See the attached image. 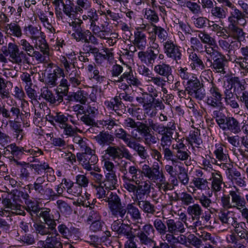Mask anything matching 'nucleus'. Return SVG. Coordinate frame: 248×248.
I'll use <instances>...</instances> for the list:
<instances>
[{"label": "nucleus", "instance_id": "obj_12", "mask_svg": "<svg viewBox=\"0 0 248 248\" xmlns=\"http://www.w3.org/2000/svg\"><path fill=\"white\" fill-rule=\"evenodd\" d=\"M51 120L48 121L53 126H58L60 128L63 127L64 125L70 122L75 126L79 125L78 119L73 115L68 113H63L61 112H56L55 115L51 117Z\"/></svg>", "mask_w": 248, "mask_h": 248}, {"label": "nucleus", "instance_id": "obj_29", "mask_svg": "<svg viewBox=\"0 0 248 248\" xmlns=\"http://www.w3.org/2000/svg\"><path fill=\"white\" fill-rule=\"evenodd\" d=\"M3 31L7 36L20 38L22 35L21 27L16 21L5 24L3 27Z\"/></svg>", "mask_w": 248, "mask_h": 248}, {"label": "nucleus", "instance_id": "obj_14", "mask_svg": "<svg viewBox=\"0 0 248 248\" xmlns=\"http://www.w3.org/2000/svg\"><path fill=\"white\" fill-rule=\"evenodd\" d=\"M124 214L119 216V217L124 218L126 222L130 223L141 219V211L133 203H128L126 207H124Z\"/></svg>", "mask_w": 248, "mask_h": 248}, {"label": "nucleus", "instance_id": "obj_43", "mask_svg": "<svg viewBox=\"0 0 248 248\" xmlns=\"http://www.w3.org/2000/svg\"><path fill=\"white\" fill-rule=\"evenodd\" d=\"M189 59L191 61L190 65L192 69L196 70H203L205 66L202 59L197 54L192 51L189 55Z\"/></svg>", "mask_w": 248, "mask_h": 248}, {"label": "nucleus", "instance_id": "obj_54", "mask_svg": "<svg viewBox=\"0 0 248 248\" xmlns=\"http://www.w3.org/2000/svg\"><path fill=\"white\" fill-rule=\"evenodd\" d=\"M154 30L155 33L157 35L158 39L161 43H165L167 41H172L170 39H168V33L167 31L163 28L160 26H156L154 25Z\"/></svg>", "mask_w": 248, "mask_h": 248}, {"label": "nucleus", "instance_id": "obj_34", "mask_svg": "<svg viewBox=\"0 0 248 248\" xmlns=\"http://www.w3.org/2000/svg\"><path fill=\"white\" fill-rule=\"evenodd\" d=\"M22 115H23V112L20 111L19 107L16 105H13L9 109L5 108L4 120V121H10V120H19L20 118L22 120Z\"/></svg>", "mask_w": 248, "mask_h": 248}, {"label": "nucleus", "instance_id": "obj_11", "mask_svg": "<svg viewBox=\"0 0 248 248\" xmlns=\"http://www.w3.org/2000/svg\"><path fill=\"white\" fill-rule=\"evenodd\" d=\"M155 230L153 225L149 223L144 225L142 228H139L137 237L141 245H151L155 241L153 239Z\"/></svg>", "mask_w": 248, "mask_h": 248}, {"label": "nucleus", "instance_id": "obj_35", "mask_svg": "<svg viewBox=\"0 0 248 248\" xmlns=\"http://www.w3.org/2000/svg\"><path fill=\"white\" fill-rule=\"evenodd\" d=\"M147 44L146 36L145 34L142 31L137 30L134 33V40L133 44L134 45V51H136V48L141 50L145 49Z\"/></svg>", "mask_w": 248, "mask_h": 248}, {"label": "nucleus", "instance_id": "obj_36", "mask_svg": "<svg viewBox=\"0 0 248 248\" xmlns=\"http://www.w3.org/2000/svg\"><path fill=\"white\" fill-rule=\"evenodd\" d=\"M94 139L100 145L104 146L110 145L114 140V137L108 131H102Z\"/></svg>", "mask_w": 248, "mask_h": 248}, {"label": "nucleus", "instance_id": "obj_39", "mask_svg": "<svg viewBox=\"0 0 248 248\" xmlns=\"http://www.w3.org/2000/svg\"><path fill=\"white\" fill-rule=\"evenodd\" d=\"M217 109L213 110L212 116L215 119L216 122L221 129L229 116H226L223 112L224 108L222 105L218 107H215Z\"/></svg>", "mask_w": 248, "mask_h": 248}, {"label": "nucleus", "instance_id": "obj_17", "mask_svg": "<svg viewBox=\"0 0 248 248\" xmlns=\"http://www.w3.org/2000/svg\"><path fill=\"white\" fill-rule=\"evenodd\" d=\"M136 185L137 189L134 197H132L134 202L146 199L151 192V186L149 181H143Z\"/></svg>", "mask_w": 248, "mask_h": 248}, {"label": "nucleus", "instance_id": "obj_57", "mask_svg": "<svg viewBox=\"0 0 248 248\" xmlns=\"http://www.w3.org/2000/svg\"><path fill=\"white\" fill-rule=\"evenodd\" d=\"M119 231L117 232V234L119 235H124L126 236L127 238L132 239L134 238V236L133 235L132 232V228L128 224H125L123 222L121 225Z\"/></svg>", "mask_w": 248, "mask_h": 248}, {"label": "nucleus", "instance_id": "obj_33", "mask_svg": "<svg viewBox=\"0 0 248 248\" xmlns=\"http://www.w3.org/2000/svg\"><path fill=\"white\" fill-rule=\"evenodd\" d=\"M211 181V190L215 194L221 190L222 185H225L223 177L219 172H212L210 179Z\"/></svg>", "mask_w": 248, "mask_h": 248}, {"label": "nucleus", "instance_id": "obj_64", "mask_svg": "<svg viewBox=\"0 0 248 248\" xmlns=\"http://www.w3.org/2000/svg\"><path fill=\"white\" fill-rule=\"evenodd\" d=\"M194 186L200 190H206L208 187V182L206 179L200 177H194L192 180Z\"/></svg>", "mask_w": 248, "mask_h": 248}, {"label": "nucleus", "instance_id": "obj_60", "mask_svg": "<svg viewBox=\"0 0 248 248\" xmlns=\"http://www.w3.org/2000/svg\"><path fill=\"white\" fill-rule=\"evenodd\" d=\"M57 207L60 211L65 215H69L72 212L71 206L65 202L59 200L56 202Z\"/></svg>", "mask_w": 248, "mask_h": 248}, {"label": "nucleus", "instance_id": "obj_26", "mask_svg": "<svg viewBox=\"0 0 248 248\" xmlns=\"http://www.w3.org/2000/svg\"><path fill=\"white\" fill-rule=\"evenodd\" d=\"M167 232H170L171 233L179 235L185 232L186 228L184 222L179 220L174 219H167Z\"/></svg>", "mask_w": 248, "mask_h": 248}, {"label": "nucleus", "instance_id": "obj_1", "mask_svg": "<svg viewBox=\"0 0 248 248\" xmlns=\"http://www.w3.org/2000/svg\"><path fill=\"white\" fill-rule=\"evenodd\" d=\"M45 182V176L37 177L32 184L27 185L26 189L31 194L32 191L40 199L54 201L56 199V192L48 184L44 185Z\"/></svg>", "mask_w": 248, "mask_h": 248}, {"label": "nucleus", "instance_id": "obj_38", "mask_svg": "<svg viewBox=\"0 0 248 248\" xmlns=\"http://www.w3.org/2000/svg\"><path fill=\"white\" fill-rule=\"evenodd\" d=\"M103 183L106 189L112 190L116 188L118 184L115 172L106 173Z\"/></svg>", "mask_w": 248, "mask_h": 248}, {"label": "nucleus", "instance_id": "obj_20", "mask_svg": "<svg viewBox=\"0 0 248 248\" xmlns=\"http://www.w3.org/2000/svg\"><path fill=\"white\" fill-rule=\"evenodd\" d=\"M239 24H229L226 32L229 34V37L235 40L234 41L238 42L241 44V42L246 40V33L243 30L239 27Z\"/></svg>", "mask_w": 248, "mask_h": 248}, {"label": "nucleus", "instance_id": "obj_59", "mask_svg": "<svg viewBox=\"0 0 248 248\" xmlns=\"http://www.w3.org/2000/svg\"><path fill=\"white\" fill-rule=\"evenodd\" d=\"M179 173L177 177L180 182L183 185L186 186L189 182V177L185 168L181 166H178Z\"/></svg>", "mask_w": 248, "mask_h": 248}, {"label": "nucleus", "instance_id": "obj_16", "mask_svg": "<svg viewBox=\"0 0 248 248\" xmlns=\"http://www.w3.org/2000/svg\"><path fill=\"white\" fill-rule=\"evenodd\" d=\"M231 226L233 232L230 235H234L238 240H245L248 243V230L246 222L244 221L238 222L237 218L233 220Z\"/></svg>", "mask_w": 248, "mask_h": 248}, {"label": "nucleus", "instance_id": "obj_61", "mask_svg": "<svg viewBox=\"0 0 248 248\" xmlns=\"http://www.w3.org/2000/svg\"><path fill=\"white\" fill-rule=\"evenodd\" d=\"M161 151L164 155V159L167 161H171L172 164L177 163V159L174 156V153L170 149V147H167L166 148H161Z\"/></svg>", "mask_w": 248, "mask_h": 248}, {"label": "nucleus", "instance_id": "obj_4", "mask_svg": "<svg viewBox=\"0 0 248 248\" xmlns=\"http://www.w3.org/2000/svg\"><path fill=\"white\" fill-rule=\"evenodd\" d=\"M7 150H10L12 158L21 159L24 155H30L33 158L32 162H36L35 157L43 155V152L37 147H31L25 145L23 147L18 146L16 143H12L7 146Z\"/></svg>", "mask_w": 248, "mask_h": 248}, {"label": "nucleus", "instance_id": "obj_40", "mask_svg": "<svg viewBox=\"0 0 248 248\" xmlns=\"http://www.w3.org/2000/svg\"><path fill=\"white\" fill-rule=\"evenodd\" d=\"M139 207L141 210L147 215H153L156 212V207L154 204H152L150 201L143 200L135 202Z\"/></svg>", "mask_w": 248, "mask_h": 248}, {"label": "nucleus", "instance_id": "obj_58", "mask_svg": "<svg viewBox=\"0 0 248 248\" xmlns=\"http://www.w3.org/2000/svg\"><path fill=\"white\" fill-rule=\"evenodd\" d=\"M30 168L34 170V173L37 175H41L43 172H45L47 168H48L49 164L47 163L44 162L43 163L39 162L37 164H30Z\"/></svg>", "mask_w": 248, "mask_h": 248}, {"label": "nucleus", "instance_id": "obj_21", "mask_svg": "<svg viewBox=\"0 0 248 248\" xmlns=\"http://www.w3.org/2000/svg\"><path fill=\"white\" fill-rule=\"evenodd\" d=\"M159 51L154 52L152 49H148L146 51H140L138 52V56L141 62L145 64L147 66H153L155 62Z\"/></svg>", "mask_w": 248, "mask_h": 248}, {"label": "nucleus", "instance_id": "obj_23", "mask_svg": "<svg viewBox=\"0 0 248 248\" xmlns=\"http://www.w3.org/2000/svg\"><path fill=\"white\" fill-rule=\"evenodd\" d=\"M231 9L232 11L228 18L229 24H239V26L245 27L247 24L246 14L236 8L234 5L233 8Z\"/></svg>", "mask_w": 248, "mask_h": 248}, {"label": "nucleus", "instance_id": "obj_5", "mask_svg": "<svg viewBox=\"0 0 248 248\" xmlns=\"http://www.w3.org/2000/svg\"><path fill=\"white\" fill-rule=\"evenodd\" d=\"M205 48L206 53L213 60V72L225 74V66L228 62L226 56L213 47L207 46Z\"/></svg>", "mask_w": 248, "mask_h": 248}, {"label": "nucleus", "instance_id": "obj_32", "mask_svg": "<svg viewBox=\"0 0 248 248\" xmlns=\"http://www.w3.org/2000/svg\"><path fill=\"white\" fill-rule=\"evenodd\" d=\"M65 76L63 69L57 67L52 72L48 73L45 79L46 84L51 87H54L57 85V79L59 77Z\"/></svg>", "mask_w": 248, "mask_h": 248}, {"label": "nucleus", "instance_id": "obj_50", "mask_svg": "<svg viewBox=\"0 0 248 248\" xmlns=\"http://www.w3.org/2000/svg\"><path fill=\"white\" fill-rule=\"evenodd\" d=\"M34 48L40 50L44 55L48 56L49 54V48L45 36L41 37L39 39L34 42Z\"/></svg>", "mask_w": 248, "mask_h": 248}, {"label": "nucleus", "instance_id": "obj_6", "mask_svg": "<svg viewBox=\"0 0 248 248\" xmlns=\"http://www.w3.org/2000/svg\"><path fill=\"white\" fill-rule=\"evenodd\" d=\"M78 161L81 164L83 168L88 170L100 171V169L95 166L98 161L97 156L95 155V151L92 149L89 152H82L77 154Z\"/></svg>", "mask_w": 248, "mask_h": 248}, {"label": "nucleus", "instance_id": "obj_18", "mask_svg": "<svg viewBox=\"0 0 248 248\" xmlns=\"http://www.w3.org/2000/svg\"><path fill=\"white\" fill-rule=\"evenodd\" d=\"M142 172L145 177L154 182L158 181L162 175L164 174L162 171H160L159 166L157 163L156 165H154L152 167L147 164H144L142 166Z\"/></svg>", "mask_w": 248, "mask_h": 248}, {"label": "nucleus", "instance_id": "obj_49", "mask_svg": "<svg viewBox=\"0 0 248 248\" xmlns=\"http://www.w3.org/2000/svg\"><path fill=\"white\" fill-rule=\"evenodd\" d=\"M90 31L88 30H82L81 27H78L76 29V32L72 34V36L78 42H82L85 44L88 43Z\"/></svg>", "mask_w": 248, "mask_h": 248}, {"label": "nucleus", "instance_id": "obj_55", "mask_svg": "<svg viewBox=\"0 0 248 248\" xmlns=\"http://www.w3.org/2000/svg\"><path fill=\"white\" fill-rule=\"evenodd\" d=\"M58 235L47 237L44 246V248H62V244Z\"/></svg>", "mask_w": 248, "mask_h": 248}, {"label": "nucleus", "instance_id": "obj_37", "mask_svg": "<svg viewBox=\"0 0 248 248\" xmlns=\"http://www.w3.org/2000/svg\"><path fill=\"white\" fill-rule=\"evenodd\" d=\"M25 204L26 210L32 217H37L38 218L40 217V214H41L40 213L43 209H40L36 202L30 198L27 201H25Z\"/></svg>", "mask_w": 248, "mask_h": 248}, {"label": "nucleus", "instance_id": "obj_62", "mask_svg": "<svg viewBox=\"0 0 248 248\" xmlns=\"http://www.w3.org/2000/svg\"><path fill=\"white\" fill-rule=\"evenodd\" d=\"M135 130L142 137L151 133V128L150 125H148L147 124L140 121H138L137 127Z\"/></svg>", "mask_w": 248, "mask_h": 248}, {"label": "nucleus", "instance_id": "obj_45", "mask_svg": "<svg viewBox=\"0 0 248 248\" xmlns=\"http://www.w3.org/2000/svg\"><path fill=\"white\" fill-rule=\"evenodd\" d=\"M128 147L135 151L142 159H146L149 157L145 147L134 140L129 145Z\"/></svg>", "mask_w": 248, "mask_h": 248}, {"label": "nucleus", "instance_id": "obj_47", "mask_svg": "<svg viewBox=\"0 0 248 248\" xmlns=\"http://www.w3.org/2000/svg\"><path fill=\"white\" fill-rule=\"evenodd\" d=\"M186 212L193 221L195 220V219L200 218L203 214L202 207L198 204H194L192 205L188 206Z\"/></svg>", "mask_w": 248, "mask_h": 248}, {"label": "nucleus", "instance_id": "obj_24", "mask_svg": "<svg viewBox=\"0 0 248 248\" xmlns=\"http://www.w3.org/2000/svg\"><path fill=\"white\" fill-rule=\"evenodd\" d=\"M228 82L232 86L234 93L237 99L240 100L241 95L248 91H245L246 86L244 82H241L240 78L237 77H230L228 78Z\"/></svg>", "mask_w": 248, "mask_h": 248}, {"label": "nucleus", "instance_id": "obj_9", "mask_svg": "<svg viewBox=\"0 0 248 248\" xmlns=\"http://www.w3.org/2000/svg\"><path fill=\"white\" fill-rule=\"evenodd\" d=\"M108 203V208L112 216L119 217L125 212L124 206L122 205L121 200L116 193L109 190L107 191L106 199H104Z\"/></svg>", "mask_w": 248, "mask_h": 248}, {"label": "nucleus", "instance_id": "obj_44", "mask_svg": "<svg viewBox=\"0 0 248 248\" xmlns=\"http://www.w3.org/2000/svg\"><path fill=\"white\" fill-rule=\"evenodd\" d=\"M125 79L129 85L138 86L141 84L140 81L134 76L131 70L129 72H124L120 77L118 78V82H121Z\"/></svg>", "mask_w": 248, "mask_h": 248}, {"label": "nucleus", "instance_id": "obj_27", "mask_svg": "<svg viewBox=\"0 0 248 248\" xmlns=\"http://www.w3.org/2000/svg\"><path fill=\"white\" fill-rule=\"evenodd\" d=\"M211 17L216 21H222L225 19L228 15V11L227 7L223 5H218L215 2V6L209 11Z\"/></svg>", "mask_w": 248, "mask_h": 248}, {"label": "nucleus", "instance_id": "obj_2", "mask_svg": "<svg viewBox=\"0 0 248 248\" xmlns=\"http://www.w3.org/2000/svg\"><path fill=\"white\" fill-rule=\"evenodd\" d=\"M40 214L39 218H42L44 222L40 220V222L34 224L33 227L35 232L37 234L46 235L49 234L50 231L56 232V220L54 218L53 215L50 214V209L44 208L41 211Z\"/></svg>", "mask_w": 248, "mask_h": 248}, {"label": "nucleus", "instance_id": "obj_52", "mask_svg": "<svg viewBox=\"0 0 248 248\" xmlns=\"http://www.w3.org/2000/svg\"><path fill=\"white\" fill-rule=\"evenodd\" d=\"M105 105L110 109L117 112L122 108L123 103L118 96L111 98L110 100H106L104 102Z\"/></svg>", "mask_w": 248, "mask_h": 248}, {"label": "nucleus", "instance_id": "obj_13", "mask_svg": "<svg viewBox=\"0 0 248 248\" xmlns=\"http://www.w3.org/2000/svg\"><path fill=\"white\" fill-rule=\"evenodd\" d=\"M105 152L106 154L108 155L113 160L125 158L132 161L133 159V155L124 146H108Z\"/></svg>", "mask_w": 248, "mask_h": 248}, {"label": "nucleus", "instance_id": "obj_56", "mask_svg": "<svg viewBox=\"0 0 248 248\" xmlns=\"http://www.w3.org/2000/svg\"><path fill=\"white\" fill-rule=\"evenodd\" d=\"M153 225L160 235L167 232V219L165 221L159 218H156L153 222Z\"/></svg>", "mask_w": 248, "mask_h": 248}, {"label": "nucleus", "instance_id": "obj_48", "mask_svg": "<svg viewBox=\"0 0 248 248\" xmlns=\"http://www.w3.org/2000/svg\"><path fill=\"white\" fill-rule=\"evenodd\" d=\"M114 135L117 139L123 140L127 147L133 140L131 139V135L123 128L115 129Z\"/></svg>", "mask_w": 248, "mask_h": 248}, {"label": "nucleus", "instance_id": "obj_3", "mask_svg": "<svg viewBox=\"0 0 248 248\" xmlns=\"http://www.w3.org/2000/svg\"><path fill=\"white\" fill-rule=\"evenodd\" d=\"M11 198L4 197L2 196V204L6 208L11 210H18L21 207V203H22L23 201H27L30 198L29 194L26 191H23L17 189L13 190L11 192Z\"/></svg>", "mask_w": 248, "mask_h": 248}, {"label": "nucleus", "instance_id": "obj_19", "mask_svg": "<svg viewBox=\"0 0 248 248\" xmlns=\"http://www.w3.org/2000/svg\"><path fill=\"white\" fill-rule=\"evenodd\" d=\"M209 93L210 95L207 97L206 101V103L209 106L215 108L222 105V95L217 87L212 85L209 90Z\"/></svg>", "mask_w": 248, "mask_h": 248}, {"label": "nucleus", "instance_id": "obj_46", "mask_svg": "<svg viewBox=\"0 0 248 248\" xmlns=\"http://www.w3.org/2000/svg\"><path fill=\"white\" fill-rule=\"evenodd\" d=\"M24 30L26 35L33 40H35L36 41L39 39L41 37L44 36L42 35V32L38 27L31 25L25 27Z\"/></svg>", "mask_w": 248, "mask_h": 248}, {"label": "nucleus", "instance_id": "obj_28", "mask_svg": "<svg viewBox=\"0 0 248 248\" xmlns=\"http://www.w3.org/2000/svg\"><path fill=\"white\" fill-rule=\"evenodd\" d=\"M127 172V178H124L123 180L134 183L135 184L140 183V178L143 177L142 169H140L137 165H132L129 166Z\"/></svg>", "mask_w": 248, "mask_h": 248}, {"label": "nucleus", "instance_id": "obj_41", "mask_svg": "<svg viewBox=\"0 0 248 248\" xmlns=\"http://www.w3.org/2000/svg\"><path fill=\"white\" fill-rule=\"evenodd\" d=\"M231 212L228 209H221L218 213V218L221 224L223 225L231 226L232 222L237 218L235 217L230 216Z\"/></svg>", "mask_w": 248, "mask_h": 248}, {"label": "nucleus", "instance_id": "obj_10", "mask_svg": "<svg viewBox=\"0 0 248 248\" xmlns=\"http://www.w3.org/2000/svg\"><path fill=\"white\" fill-rule=\"evenodd\" d=\"M164 53L167 58L174 61L176 63L181 62L182 57L181 47L172 40L163 44Z\"/></svg>", "mask_w": 248, "mask_h": 248}, {"label": "nucleus", "instance_id": "obj_8", "mask_svg": "<svg viewBox=\"0 0 248 248\" xmlns=\"http://www.w3.org/2000/svg\"><path fill=\"white\" fill-rule=\"evenodd\" d=\"M60 61L65 69L67 78L72 85L77 87L80 85L81 81L80 72L75 68L74 64L68 61L64 56L61 57Z\"/></svg>", "mask_w": 248, "mask_h": 248}, {"label": "nucleus", "instance_id": "obj_25", "mask_svg": "<svg viewBox=\"0 0 248 248\" xmlns=\"http://www.w3.org/2000/svg\"><path fill=\"white\" fill-rule=\"evenodd\" d=\"M154 71L158 75L167 78L168 82L173 80L171 66L165 63H160L154 67Z\"/></svg>", "mask_w": 248, "mask_h": 248}, {"label": "nucleus", "instance_id": "obj_15", "mask_svg": "<svg viewBox=\"0 0 248 248\" xmlns=\"http://www.w3.org/2000/svg\"><path fill=\"white\" fill-rule=\"evenodd\" d=\"M219 46L225 52L228 60L232 61L234 58L235 51L241 46V44L238 42H229L225 39H219L218 41Z\"/></svg>", "mask_w": 248, "mask_h": 248}, {"label": "nucleus", "instance_id": "obj_51", "mask_svg": "<svg viewBox=\"0 0 248 248\" xmlns=\"http://www.w3.org/2000/svg\"><path fill=\"white\" fill-rule=\"evenodd\" d=\"M158 180L159 182L156 185L161 193H166L169 190L173 189V186L166 180L164 174H162Z\"/></svg>", "mask_w": 248, "mask_h": 248}, {"label": "nucleus", "instance_id": "obj_63", "mask_svg": "<svg viewBox=\"0 0 248 248\" xmlns=\"http://www.w3.org/2000/svg\"><path fill=\"white\" fill-rule=\"evenodd\" d=\"M187 140L189 144L191 145L193 143H194L196 145L199 146L202 143V140L200 137V133L198 131H191L187 138Z\"/></svg>", "mask_w": 248, "mask_h": 248}, {"label": "nucleus", "instance_id": "obj_7", "mask_svg": "<svg viewBox=\"0 0 248 248\" xmlns=\"http://www.w3.org/2000/svg\"><path fill=\"white\" fill-rule=\"evenodd\" d=\"M186 86L187 94L192 98L198 100H202L205 97L206 92L203 84L196 76H192L187 81Z\"/></svg>", "mask_w": 248, "mask_h": 248}, {"label": "nucleus", "instance_id": "obj_22", "mask_svg": "<svg viewBox=\"0 0 248 248\" xmlns=\"http://www.w3.org/2000/svg\"><path fill=\"white\" fill-rule=\"evenodd\" d=\"M174 151V156L177 160L186 161L190 158V152L187 149L186 145L183 141H178L175 144L172 146Z\"/></svg>", "mask_w": 248, "mask_h": 248}, {"label": "nucleus", "instance_id": "obj_53", "mask_svg": "<svg viewBox=\"0 0 248 248\" xmlns=\"http://www.w3.org/2000/svg\"><path fill=\"white\" fill-rule=\"evenodd\" d=\"M11 61L14 63L21 65L27 62L28 57L27 54L23 51H19L10 56Z\"/></svg>", "mask_w": 248, "mask_h": 248}, {"label": "nucleus", "instance_id": "obj_42", "mask_svg": "<svg viewBox=\"0 0 248 248\" xmlns=\"http://www.w3.org/2000/svg\"><path fill=\"white\" fill-rule=\"evenodd\" d=\"M12 87V82L6 80L0 76V95L2 99L8 98L10 97V90Z\"/></svg>", "mask_w": 248, "mask_h": 248}, {"label": "nucleus", "instance_id": "obj_30", "mask_svg": "<svg viewBox=\"0 0 248 248\" xmlns=\"http://www.w3.org/2000/svg\"><path fill=\"white\" fill-rule=\"evenodd\" d=\"M236 190H230L229 191L230 195L231 197L232 203H233L232 205L233 208L236 209H241L245 206L246 205V202L244 197L240 195L239 192L238 188L235 186Z\"/></svg>", "mask_w": 248, "mask_h": 248}, {"label": "nucleus", "instance_id": "obj_31", "mask_svg": "<svg viewBox=\"0 0 248 248\" xmlns=\"http://www.w3.org/2000/svg\"><path fill=\"white\" fill-rule=\"evenodd\" d=\"M240 124L234 117L229 116L221 129L223 131L228 130L234 134H237L240 133Z\"/></svg>", "mask_w": 248, "mask_h": 248}]
</instances>
